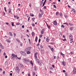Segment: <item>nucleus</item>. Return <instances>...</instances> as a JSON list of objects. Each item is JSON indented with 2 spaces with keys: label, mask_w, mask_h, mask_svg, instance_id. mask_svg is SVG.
Wrapping results in <instances>:
<instances>
[{
  "label": "nucleus",
  "mask_w": 76,
  "mask_h": 76,
  "mask_svg": "<svg viewBox=\"0 0 76 76\" xmlns=\"http://www.w3.org/2000/svg\"><path fill=\"white\" fill-rule=\"evenodd\" d=\"M23 62H24V63H27V62H30L29 59H27L25 58L23 59Z\"/></svg>",
  "instance_id": "f257e3e1"
},
{
  "label": "nucleus",
  "mask_w": 76,
  "mask_h": 76,
  "mask_svg": "<svg viewBox=\"0 0 76 76\" xmlns=\"http://www.w3.org/2000/svg\"><path fill=\"white\" fill-rule=\"evenodd\" d=\"M20 53L21 54H22V55L23 56H26V53H25V52L23 51H21L20 52Z\"/></svg>",
  "instance_id": "f03ea898"
},
{
  "label": "nucleus",
  "mask_w": 76,
  "mask_h": 76,
  "mask_svg": "<svg viewBox=\"0 0 76 76\" xmlns=\"http://www.w3.org/2000/svg\"><path fill=\"white\" fill-rule=\"evenodd\" d=\"M31 47H28V48L26 49L25 50V51H26V52L30 51V50H31Z\"/></svg>",
  "instance_id": "7ed1b4c3"
},
{
  "label": "nucleus",
  "mask_w": 76,
  "mask_h": 76,
  "mask_svg": "<svg viewBox=\"0 0 76 76\" xmlns=\"http://www.w3.org/2000/svg\"><path fill=\"white\" fill-rule=\"evenodd\" d=\"M15 57H17V55H15V54H12V59H13L14 58H15Z\"/></svg>",
  "instance_id": "20e7f679"
},
{
  "label": "nucleus",
  "mask_w": 76,
  "mask_h": 76,
  "mask_svg": "<svg viewBox=\"0 0 76 76\" xmlns=\"http://www.w3.org/2000/svg\"><path fill=\"white\" fill-rule=\"evenodd\" d=\"M69 39H70V41H73V36L72 34H70L69 35Z\"/></svg>",
  "instance_id": "39448f33"
},
{
  "label": "nucleus",
  "mask_w": 76,
  "mask_h": 76,
  "mask_svg": "<svg viewBox=\"0 0 76 76\" xmlns=\"http://www.w3.org/2000/svg\"><path fill=\"white\" fill-rule=\"evenodd\" d=\"M18 66H20V68H21V69H22V68L23 67V65L22 64H18Z\"/></svg>",
  "instance_id": "423d86ee"
},
{
  "label": "nucleus",
  "mask_w": 76,
  "mask_h": 76,
  "mask_svg": "<svg viewBox=\"0 0 76 76\" xmlns=\"http://www.w3.org/2000/svg\"><path fill=\"white\" fill-rule=\"evenodd\" d=\"M36 62L38 63L39 64V65H40V66H41V63H39V60L38 59H36Z\"/></svg>",
  "instance_id": "0eeeda50"
},
{
  "label": "nucleus",
  "mask_w": 76,
  "mask_h": 76,
  "mask_svg": "<svg viewBox=\"0 0 76 76\" xmlns=\"http://www.w3.org/2000/svg\"><path fill=\"white\" fill-rule=\"evenodd\" d=\"M73 72L75 74L76 73V68H74L73 70Z\"/></svg>",
  "instance_id": "6e6552de"
},
{
  "label": "nucleus",
  "mask_w": 76,
  "mask_h": 76,
  "mask_svg": "<svg viewBox=\"0 0 76 76\" xmlns=\"http://www.w3.org/2000/svg\"><path fill=\"white\" fill-rule=\"evenodd\" d=\"M53 24L55 25H57V22H56V21H54L53 22Z\"/></svg>",
  "instance_id": "1a4fd4ad"
},
{
  "label": "nucleus",
  "mask_w": 76,
  "mask_h": 76,
  "mask_svg": "<svg viewBox=\"0 0 76 76\" xmlns=\"http://www.w3.org/2000/svg\"><path fill=\"white\" fill-rule=\"evenodd\" d=\"M16 70H17V71H19V67L18 66L16 67Z\"/></svg>",
  "instance_id": "9d476101"
},
{
  "label": "nucleus",
  "mask_w": 76,
  "mask_h": 76,
  "mask_svg": "<svg viewBox=\"0 0 76 76\" xmlns=\"http://www.w3.org/2000/svg\"><path fill=\"white\" fill-rule=\"evenodd\" d=\"M44 29H42L41 31V34H44Z\"/></svg>",
  "instance_id": "9b49d317"
},
{
  "label": "nucleus",
  "mask_w": 76,
  "mask_h": 76,
  "mask_svg": "<svg viewBox=\"0 0 76 76\" xmlns=\"http://www.w3.org/2000/svg\"><path fill=\"white\" fill-rule=\"evenodd\" d=\"M60 54H61V55H62V56L64 58V54H63V53H62V52H61L60 53Z\"/></svg>",
  "instance_id": "f8f14e48"
},
{
  "label": "nucleus",
  "mask_w": 76,
  "mask_h": 76,
  "mask_svg": "<svg viewBox=\"0 0 76 76\" xmlns=\"http://www.w3.org/2000/svg\"><path fill=\"white\" fill-rule=\"evenodd\" d=\"M46 41L48 42L49 41H50V39H49V37H47V39H46Z\"/></svg>",
  "instance_id": "ddd939ff"
},
{
  "label": "nucleus",
  "mask_w": 76,
  "mask_h": 76,
  "mask_svg": "<svg viewBox=\"0 0 76 76\" xmlns=\"http://www.w3.org/2000/svg\"><path fill=\"white\" fill-rule=\"evenodd\" d=\"M1 49H4V47H3V46L1 44V46H0Z\"/></svg>",
  "instance_id": "4468645a"
},
{
  "label": "nucleus",
  "mask_w": 76,
  "mask_h": 76,
  "mask_svg": "<svg viewBox=\"0 0 76 76\" xmlns=\"http://www.w3.org/2000/svg\"><path fill=\"white\" fill-rule=\"evenodd\" d=\"M31 35L32 36H33V37H34L35 36V33L34 32H32Z\"/></svg>",
  "instance_id": "2eb2a0df"
},
{
  "label": "nucleus",
  "mask_w": 76,
  "mask_h": 76,
  "mask_svg": "<svg viewBox=\"0 0 76 76\" xmlns=\"http://www.w3.org/2000/svg\"><path fill=\"white\" fill-rule=\"evenodd\" d=\"M62 64L64 66H66V63L64 62V61L62 62Z\"/></svg>",
  "instance_id": "dca6fc26"
},
{
  "label": "nucleus",
  "mask_w": 76,
  "mask_h": 76,
  "mask_svg": "<svg viewBox=\"0 0 76 76\" xmlns=\"http://www.w3.org/2000/svg\"><path fill=\"white\" fill-rule=\"evenodd\" d=\"M27 54H31V52H30V51H27Z\"/></svg>",
  "instance_id": "f3484780"
},
{
  "label": "nucleus",
  "mask_w": 76,
  "mask_h": 76,
  "mask_svg": "<svg viewBox=\"0 0 76 76\" xmlns=\"http://www.w3.org/2000/svg\"><path fill=\"white\" fill-rule=\"evenodd\" d=\"M30 64L32 65V66H33L34 65V64L33 63H32V61H30Z\"/></svg>",
  "instance_id": "a211bd4d"
},
{
  "label": "nucleus",
  "mask_w": 76,
  "mask_h": 76,
  "mask_svg": "<svg viewBox=\"0 0 76 76\" xmlns=\"http://www.w3.org/2000/svg\"><path fill=\"white\" fill-rule=\"evenodd\" d=\"M16 41H18V42H20L19 39H16Z\"/></svg>",
  "instance_id": "6ab92c4d"
},
{
  "label": "nucleus",
  "mask_w": 76,
  "mask_h": 76,
  "mask_svg": "<svg viewBox=\"0 0 76 76\" xmlns=\"http://www.w3.org/2000/svg\"><path fill=\"white\" fill-rule=\"evenodd\" d=\"M37 39H38V38L37 37H36L35 38V41H36V42H37Z\"/></svg>",
  "instance_id": "aec40b11"
},
{
  "label": "nucleus",
  "mask_w": 76,
  "mask_h": 76,
  "mask_svg": "<svg viewBox=\"0 0 76 76\" xmlns=\"http://www.w3.org/2000/svg\"><path fill=\"white\" fill-rule=\"evenodd\" d=\"M42 17V15H41V14L40 13H39V18H41Z\"/></svg>",
  "instance_id": "412c9836"
},
{
  "label": "nucleus",
  "mask_w": 76,
  "mask_h": 76,
  "mask_svg": "<svg viewBox=\"0 0 76 76\" xmlns=\"http://www.w3.org/2000/svg\"><path fill=\"white\" fill-rule=\"evenodd\" d=\"M72 12H76V10H75L73 9H72Z\"/></svg>",
  "instance_id": "4be33fe9"
},
{
  "label": "nucleus",
  "mask_w": 76,
  "mask_h": 76,
  "mask_svg": "<svg viewBox=\"0 0 76 76\" xmlns=\"http://www.w3.org/2000/svg\"><path fill=\"white\" fill-rule=\"evenodd\" d=\"M59 15V12H57L56 13V15H57L58 16Z\"/></svg>",
  "instance_id": "5701e85b"
},
{
  "label": "nucleus",
  "mask_w": 76,
  "mask_h": 76,
  "mask_svg": "<svg viewBox=\"0 0 76 76\" xmlns=\"http://www.w3.org/2000/svg\"><path fill=\"white\" fill-rule=\"evenodd\" d=\"M40 47L41 48V50H42V49H43V46L42 45H40Z\"/></svg>",
  "instance_id": "b1692460"
},
{
  "label": "nucleus",
  "mask_w": 76,
  "mask_h": 76,
  "mask_svg": "<svg viewBox=\"0 0 76 76\" xmlns=\"http://www.w3.org/2000/svg\"><path fill=\"white\" fill-rule=\"evenodd\" d=\"M32 74L33 76H35V72H33Z\"/></svg>",
  "instance_id": "393cba45"
},
{
  "label": "nucleus",
  "mask_w": 76,
  "mask_h": 76,
  "mask_svg": "<svg viewBox=\"0 0 76 76\" xmlns=\"http://www.w3.org/2000/svg\"><path fill=\"white\" fill-rule=\"evenodd\" d=\"M35 18H32V20L33 22H34V20H35Z\"/></svg>",
  "instance_id": "a878e982"
},
{
  "label": "nucleus",
  "mask_w": 76,
  "mask_h": 76,
  "mask_svg": "<svg viewBox=\"0 0 76 76\" xmlns=\"http://www.w3.org/2000/svg\"><path fill=\"white\" fill-rule=\"evenodd\" d=\"M59 15L60 16H63V15L62 14V13H61V12L60 13Z\"/></svg>",
  "instance_id": "bb28decb"
},
{
  "label": "nucleus",
  "mask_w": 76,
  "mask_h": 76,
  "mask_svg": "<svg viewBox=\"0 0 76 76\" xmlns=\"http://www.w3.org/2000/svg\"><path fill=\"white\" fill-rule=\"evenodd\" d=\"M69 25H71V26H72L73 25V24H72L70 23H69Z\"/></svg>",
  "instance_id": "cd10ccee"
},
{
  "label": "nucleus",
  "mask_w": 76,
  "mask_h": 76,
  "mask_svg": "<svg viewBox=\"0 0 76 76\" xmlns=\"http://www.w3.org/2000/svg\"><path fill=\"white\" fill-rule=\"evenodd\" d=\"M37 54H38V53H34V56H37Z\"/></svg>",
  "instance_id": "c85d7f7f"
},
{
  "label": "nucleus",
  "mask_w": 76,
  "mask_h": 76,
  "mask_svg": "<svg viewBox=\"0 0 76 76\" xmlns=\"http://www.w3.org/2000/svg\"><path fill=\"white\" fill-rule=\"evenodd\" d=\"M40 12H41L42 14L43 13L42 12V10L41 9L40 10Z\"/></svg>",
  "instance_id": "c756f323"
},
{
  "label": "nucleus",
  "mask_w": 76,
  "mask_h": 76,
  "mask_svg": "<svg viewBox=\"0 0 76 76\" xmlns=\"http://www.w3.org/2000/svg\"><path fill=\"white\" fill-rule=\"evenodd\" d=\"M7 42H10V41L9 40V39H7Z\"/></svg>",
  "instance_id": "7c9ffc66"
},
{
  "label": "nucleus",
  "mask_w": 76,
  "mask_h": 76,
  "mask_svg": "<svg viewBox=\"0 0 76 76\" xmlns=\"http://www.w3.org/2000/svg\"><path fill=\"white\" fill-rule=\"evenodd\" d=\"M9 33L11 36H12V33H11L10 32Z\"/></svg>",
  "instance_id": "2f4dec72"
},
{
  "label": "nucleus",
  "mask_w": 76,
  "mask_h": 76,
  "mask_svg": "<svg viewBox=\"0 0 76 76\" xmlns=\"http://www.w3.org/2000/svg\"><path fill=\"white\" fill-rule=\"evenodd\" d=\"M34 70L35 71H36L37 70V67H36L35 66L34 67Z\"/></svg>",
  "instance_id": "473e14b6"
},
{
  "label": "nucleus",
  "mask_w": 76,
  "mask_h": 76,
  "mask_svg": "<svg viewBox=\"0 0 76 76\" xmlns=\"http://www.w3.org/2000/svg\"><path fill=\"white\" fill-rule=\"evenodd\" d=\"M16 25H20V23H16Z\"/></svg>",
  "instance_id": "72a5a7b5"
},
{
  "label": "nucleus",
  "mask_w": 76,
  "mask_h": 76,
  "mask_svg": "<svg viewBox=\"0 0 76 76\" xmlns=\"http://www.w3.org/2000/svg\"><path fill=\"white\" fill-rule=\"evenodd\" d=\"M9 12L10 13V12H11V9H9Z\"/></svg>",
  "instance_id": "f704fd0d"
},
{
  "label": "nucleus",
  "mask_w": 76,
  "mask_h": 76,
  "mask_svg": "<svg viewBox=\"0 0 76 76\" xmlns=\"http://www.w3.org/2000/svg\"><path fill=\"white\" fill-rule=\"evenodd\" d=\"M73 27H71L70 28V30H73Z\"/></svg>",
  "instance_id": "c9c22d12"
},
{
  "label": "nucleus",
  "mask_w": 76,
  "mask_h": 76,
  "mask_svg": "<svg viewBox=\"0 0 76 76\" xmlns=\"http://www.w3.org/2000/svg\"><path fill=\"white\" fill-rule=\"evenodd\" d=\"M18 59H19V60H20L21 59V58H18V57H16Z\"/></svg>",
  "instance_id": "e433bc0d"
},
{
  "label": "nucleus",
  "mask_w": 76,
  "mask_h": 76,
  "mask_svg": "<svg viewBox=\"0 0 76 76\" xmlns=\"http://www.w3.org/2000/svg\"><path fill=\"white\" fill-rule=\"evenodd\" d=\"M22 45H23L22 43H20V47H22Z\"/></svg>",
  "instance_id": "4c0bfd02"
},
{
  "label": "nucleus",
  "mask_w": 76,
  "mask_h": 76,
  "mask_svg": "<svg viewBox=\"0 0 76 76\" xmlns=\"http://www.w3.org/2000/svg\"><path fill=\"white\" fill-rule=\"evenodd\" d=\"M45 2H44L43 4L42 5L43 7L44 6V5H45Z\"/></svg>",
  "instance_id": "58836bf2"
},
{
  "label": "nucleus",
  "mask_w": 76,
  "mask_h": 76,
  "mask_svg": "<svg viewBox=\"0 0 76 76\" xmlns=\"http://www.w3.org/2000/svg\"><path fill=\"white\" fill-rule=\"evenodd\" d=\"M64 24H66V25H68L69 24L67 23H64Z\"/></svg>",
  "instance_id": "ea45409f"
},
{
  "label": "nucleus",
  "mask_w": 76,
  "mask_h": 76,
  "mask_svg": "<svg viewBox=\"0 0 76 76\" xmlns=\"http://www.w3.org/2000/svg\"><path fill=\"white\" fill-rule=\"evenodd\" d=\"M51 51H54V49L53 48H52L51 49Z\"/></svg>",
  "instance_id": "a19ab883"
},
{
  "label": "nucleus",
  "mask_w": 76,
  "mask_h": 76,
  "mask_svg": "<svg viewBox=\"0 0 76 76\" xmlns=\"http://www.w3.org/2000/svg\"><path fill=\"white\" fill-rule=\"evenodd\" d=\"M3 15L4 16V15H5V12H3Z\"/></svg>",
  "instance_id": "79ce46f5"
},
{
  "label": "nucleus",
  "mask_w": 76,
  "mask_h": 76,
  "mask_svg": "<svg viewBox=\"0 0 76 76\" xmlns=\"http://www.w3.org/2000/svg\"><path fill=\"white\" fill-rule=\"evenodd\" d=\"M48 28L49 29H50V26H48Z\"/></svg>",
  "instance_id": "37998d69"
},
{
  "label": "nucleus",
  "mask_w": 76,
  "mask_h": 76,
  "mask_svg": "<svg viewBox=\"0 0 76 76\" xmlns=\"http://www.w3.org/2000/svg\"><path fill=\"white\" fill-rule=\"evenodd\" d=\"M61 27H62L63 28H64V26L63 25H62L61 26Z\"/></svg>",
  "instance_id": "c03bdc74"
},
{
  "label": "nucleus",
  "mask_w": 76,
  "mask_h": 76,
  "mask_svg": "<svg viewBox=\"0 0 76 76\" xmlns=\"http://www.w3.org/2000/svg\"><path fill=\"white\" fill-rule=\"evenodd\" d=\"M72 55V54H73V52H71V53H70Z\"/></svg>",
  "instance_id": "a18cd8bd"
},
{
  "label": "nucleus",
  "mask_w": 76,
  "mask_h": 76,
  "mask_svg": "<svg viewBox=\"0 0 76 76\" xmlns=\"http://www.w3.org/2000/svg\"><path fill=\"white\" fill-rule=\"evenodd\" d=\"M17 16L14 15V17L15 18H17Z\"/></svg>",
  "instance_id": "49530a36"
},
{
  "label": "nucleus",
  "mask_w": 76,
  "mask_h": 76,
  "mask_svg": "<svg viewBox=\"0 0 76 76\" xmlns=\"http://www.w3.org/2000/svg\"><path fill=\"white\" fill-rule=\"evenodd\" d=\"M4 10H5V11L6 12V8L4 7Z\"/></svg>",
  "instance_id": "de8ad7c7"
},
{
  "label": "nucleus",
  "mask_w": 76,
  "mask_h": 76,
  "mask_svg": "<svg viewBox=\"0 0 76 76\" xmlns=\"http://www.w3.org/2000/svg\"><path fill=\"white\" fill-rule=\"evenodd\" d=\"M32 26H35V24H32Z\"/></svg>",
  "instance_id": "09e8293b"
},
{
  "label": "nucleus",
  "mask_w": 76,
  "mask_h": 76,
  "mask_svg": "<svg viewBox=\"0 0 76 76\" xmlns=\"http://www.w3.org/2000/svg\"><path fill=\"white\" fill-rule=\"evenodd\" d=\"M53 7H55V8L56 7V6L55 5H53Z\"/></svg>",
  "instance_id": "8fccbe9b"
},
{
  "label": "nucleus",
  "mask_w": 76,
  "mask_h": 76,
  "mask_svg": "<svg viewBox=\"0 0 76 76\" xmlns=\"http://www.w3.org/2000/svg\"><path fill=\"white\" fill-rule=\"evenodd\" d=\"M50 69L53 70V68L52 67H50Z\"/></svg>",
  "instance_id": "3c124183"
},
{
  "label": "nucleus",
  "mask_w": 76,
  "mask_h": 76,
  "mask_svg": "<svg viewBox=\"0 0 76 76\" xmlns=\"http://www.w3.org/2000/svg\"><path fill=\"white\" fill-rule=\"evenodd\" d=\"M52 67H53V68H54L55 67V66H54V65H52Z\"/></svg>",
  "instance_id": "603ef678"
},
{
  "label": "nucleus",
  "mask_w": 76,
  "mask_h": 76,
  "mask_svg": "<svg viewBox=\"0 0 76 76\" xmlns=\"http://www.w3.org/2000/svg\"><path fill=\"white\" fill-rule=\"evenodd\" d=\"M40 41H41V39H39V42H40Z\"/></svg>",
  "instance_id": "864d4df0"
},
{
  "label": "nucleus",
  "mask_w": 76,
  "mask_h": 76,
  "mask_svg": "<svg viewBox=\"0 0 76 76\" xmlns=\"http://www.w3.org/2000/svg\"><path fill=\"white\" fill-rule=\"evenodd\" d=\"M5 58H7V55L5 56Z\"/></svg>",
  "instance_id": "5fc2aeb1"
},
{
  "label": "nucleus",
  "mask_w": 76,
  "mask_h": 76,
  "mask_svg": "<svg viewBox=\"0 0 76 76\" xmlns=\"http://www.w3.org/2000/svg\"><path fill=\"white\" fill-rule=\"evenodd\" d=\"M14 36L15 37H16V34L14 33Z\"/></svg>",
  "instance_id": "6e6d98bb"
},
{
  "label": "nucleus",
  "mask_w": 76,
  "mask_h": 76,
  "mask_svg": "<svg viewBox=\"0 0 76 76\" xmlns=\"http://www.w3.org/2000/svg\"><path fill=\"white\" fill-rule=\"evenodd\" d=\"M54 58L55 60H56V56H54Z\"/></svg>",
  "instance_id": "4d7b16f0"
},
{
  "label": "nucleus",
  "mask_w": 76,
  "mask_h": 76,
  "mask_svg": "<svg viewBox=\"0 0 76 76\" xmlns=\"http://www.w3.org/2000/svg\"><path fill=\"white\" fill-rule=\"evenodd\" d=\"M14 23H12V26H14Z\"/></svg>",
  "instance_id": "13d9d810"
},
{
  "label": "nucleus",
  "mask_w": 76,
  "mask_h": 76,
  "mask_svg": "<svg viewBox=\"0 0 76 76\" xmlns=\"http://www.w3.org/2000/svg\"><path fill=\"white\" fill-rule=\"evenodd\" d=\"M63 72L64 73V72H66V71H65V70H63Z\"/></svg>",
  "instance_id": "bf43d9fd"
},
{
  "label": "nucleus",
  "mask_w": 76,
  "mask_h": 76,
  "mask_svg": "<svg viewBox=\"0 0 76 76\" xmlns=\"http://www.w3.org/2000/svg\"><path fill=\"white\" fill-rule=\"evenodd\" d=\"M5 23L6 25H9V23Z\"/></svg>",
  "instance_id": "052dcab7"
},
{
  "label": "nucleus",
  "mask_w": 76,
  "mask_h": 76,
  "mask_svg": "<svg viewBox=\"0 0 76 76\" xmlns=\"http://www.w3.org/2000/svg\"><path fill=\"white\" fill-rule=\"evenodd\" d=\"M62 40H63L64 41H66V39H62Z\"/></svg>",
  "instance_id": "680f3d73"
},
{
  "label": "nucleus",
  "mask_w": 76,
  "mask_h": 76,
  "mask_svg": "<svg viewBox=\"0 0 76 76\" xmlns=\"http://www.w3.org/2000/svg\"><path fill=\"white\" fill-rule=\"evenodd\" d=\"M4 56H6V53L4 52Z\"/></svg>",
  "instance_id": "e2e57ef3"
},
{
  "label": "nucleus",
  "mask_w": 76,
  "mask_h": 76,
  "mask_svg": "<svg viewBox=\"0 0 76 76\" xmlns=\"http://www.w3.org/2000/svg\"><path fill=\"white\" fill-rule=\"evenodd\" d=\"M63 37L64 38H65V36L63 35Z\"/></svg>",
  "instance_id": "0e129e2a"
},
{
  "label": "nucleus",
  "mask_w": 76,
  "mask_h": 76,
  "mask_svg": "<svg viewBox=\"0 0 76 76\" xmlns=\"http://www.w3.org/2000/svg\"><path fill=\"white\" fill-rule=\"evenodd\" d=\"M28 76H31V75H30V74H28Z\"/></svg>",
  "instance_id": "69168bd1"
},
{
  "label": "nucleus",
  "mask_w": 76,
  "mask_h": 76,
  "mask_svg": "<svg viewBox=\"0 0 76 76\" xmlns=\"http://www.w3.org/2000/svg\"><path fill=\"white\" fill-rule=\"evenodd\" d=\"M41 4H42V3H43V2L42 1H41Z\"/></svg>",
  "instance_id": "338daca9"
},
{
  "label": "nucleus",
  "mask_w": 76,
  "mask_h": 76,
  "mask_svg": "<svg viewBox=\"0 0 76 76\" xmlns=\"http://www.w3.org/2000/svg\"><path fill=\"white\" fill-rule=\"evenodd\" d=\"M19 17H17V19H19Z\"/></svg>",
  "instance_id": "774afa93"
}]
</instances>
